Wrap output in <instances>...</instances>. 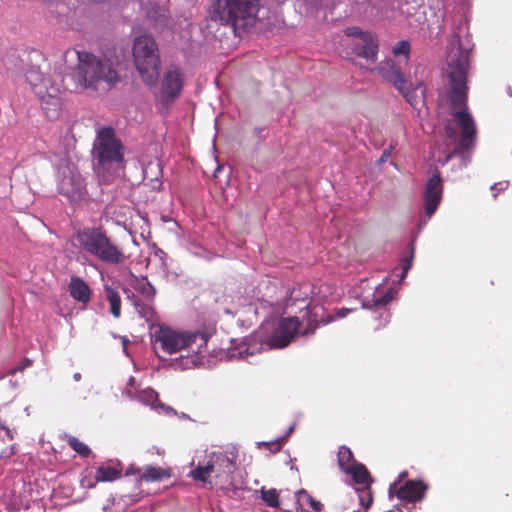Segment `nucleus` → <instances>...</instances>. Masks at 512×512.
I'll return each instance as SVG.
<instances>
[{
	"label": "nucleus",
	"instance_id": "nucleus-1",
	"mask_svg": "<svg viewBox=\"0 0 512 512\" xmlns=\"http://www.w3.org/2000/svg\"><path fill=\"white\" fill-rule=\"evenodd\" d=\"M450 79L449 101L452 109L451 122L445 125L447 142L433 152V158L447 163L456 152L469 150L475 142L476 126L473 117L466 111V78L469 66V52L460 47L453 48L447 57Z\"/></svg>",
	"mask_w": 512,
	"mask_h": 512
},
{
	"label": "nucleus",
	"instance_id": "nucleus-2",
	"mask_svg": "<svg viewBox=\"0 0 512 512\" xmlns=\"http://www.w3.org/2000/svg\"><path fill=\"white\" fill-rule=\"evenodd\" d=\"M77 58L74 73L76 88L106 92L119 81V58L115 51H108L101 56L78 51Z\"/></svg>",
	"mask_w": 512,
	"mask_h": 512
},
{
	"label": "nucleus",
	"instance_id": "nucleus-3",
	"mask_svg": "<svg viewBox=\"0 0 512 512\" xmlns=\"http://www.w3.org/2000/svg\"><path fill=\"white\" fill-rule=\"evenodd\" d=\"M149 329L151 339L160 343L161 348L169 354L182 350L202 354L208 340L216 332V327L212 324L204 325L197 330H175L160 322H151Z\"/></svg>",
	"mask_w": 512,
	"mask_h": 512
},
{
	"label": "nucleus",
	"instance_id": "nucleus-4",
	"mask_svg": "<svg viewBox=\"0 0 512 512\" xmlns=\"http://www.w3.org/2000/svg\"><path fill=\"white\" fill-rule=\"evenodd\" d=\"M92 156L94 170L103 180L108 181L112 173L119 169L124 160V146L111 127L97 130L93 142Z\"/></svg>",
	"mask_w": 512,
	"mask_h": 512
},
{
	"label": "nucleus",
	"instance_id": "nucleus-5",
	"mask_svg": "<svg viewBox=\"0 0 512 512\" xmlns=\"http://www.w3.org/2000/svg\"><path fill=\"white\" fill-rule=\"evenodd\" d=\"M260 0H214L213 12L220 22L235 32L252 27L257 20Z\"/></svg>",
	"mask_w": 512,
	"mask_h": 512
},
{
	"label": "nucleus",
	"instance_id": "nucleus-6",
	"mask_svg": "<svg viewBox=\"0 0 512 512\" xmlns=\"http://www.w3.org/2000/svg\"><path fill=\"white\" fill-rule=\"evenodd\" d=\"M32 90L40 99L42 109L49 119H56L61 111L60 93L62 80L59 75H43L37 69H31L26 74Z\"/></svg>",
	"mask_w": 512,
	"mask_h": 512
},
{
	"label": "nucleus",
	"instance_id": "nucleus-7",
	"mask_svg": "<svg viewBox=\"0 0 512 512\" xmlns=\"http://www.w3.org/2000/svg\"><path fill=\"white\" fill-rule=\"evenodd\" d=\"M135 67L148 85H154L159 77L160 55L158 45L149 35L135 38L132 48Z\"/></svg>",
	"mask_w": 512,
	"mask_h": 512
},
{
	"label": "nucleus",
	"instance_id": "nucleus-8",
	"mask_svg": "<svg viewBox=\"0 0 512 512\" xmlns=\"http://www.w3.org/2000/svg\"><path fill=\"white\" fill-rule=\"evenodd\" d=\"M76 239L83 250L105 263L118 264L125 258L120 249L100 229H84L77 233Z\"/></svg>",
	"mask_w": 512,
	"mask_h": 512
},
{
	"label": "nucleus",
	"instance_id": "nucleus-9",
	"mask_svg": "<svg viewBox=\"0 0 512 512\" xmlns=\"http://www.w3.org/2000/svg\"><path fill=\"white\" fill-rule=\"evenodd\" d=\"M59 192L71 202L77 203L85 198L84 180L77 171L74 162L64 154L54 160Z\"/></svg>",
	"mask_w": 512,
	"mask_h": 512
},
{
	"label": "nucleus",
	"instance_id": "nucleus-10",
	"mask_svg": "<svg viewBox=\"0 0 512 512\" xmlns=\"http://www.w3.org/2000/svg\"><path fill=\"white\" fill-rule=\"evenodd\" d=\"M317 322H264L261 328L269 330L271 335L264 342L269 348H284L297 335L314 333Z\"/></svg>",
	"mask_w": 512,
	"mask_h": 512
},
{
	"label": "nucleus",
	"instance_id": "nucleus-11",
	"mask_svg": "<svg viewBox=\"0 0 512 512\" xmlns=\"http://www.w3.org/2000/svg\"><path fill=\"white\" fill-rule=\"evenodd\" d=\"M184 85V75L177 66H168L161 78L159 98L163 103H171L181 94Z\"/></svg>",
	"mask_w": 512,
	"mask_h": 512
},
{
	"label": "nucleus",
	"instance_id": "nucleus-12",
	"mask_svg": "<svg viewBox=\"0 0 512 512\" xmlns=\"http://www.w3.org/2000/svg\"><path fill=\"white\" fill-rule=\"evenodd\" d=\"M429 486L422 480H408L402 485L393 482L389 486V495L396 496L403 503H416L424 499Z\"/></svg>",
	"mask_w": 512,
	"mask_h": 512
},
{
	"label": "nucleus",
	"instance_id": "nucleus-13",
	"mask_svg": "<svg viewBox=\"0 0 512 512\" xmlns=\"http://www.w3.org/2000/svg\"><path fill=\"white\" fill-rule=\"evenodd\" d=\"M443 186L439 174L432 175L425 188V217L421 220L420 225H425L431 216L437 210L442 199Z\"/></svg>",
	"mask_w": 512,
	"mask_h": 512
},
{
	"label": "nucleus",
	"instance_id": "nucleus-14",
	"mask_svg": "<svg viewBox=\"0 0 512 512\" xmlns=\"http://www.w3.org/2000/svg\"><path fill=\"white\" fill-rule=\"evenodd\" d=\"M209 462L217 483L227 484L231 482L236 464L229 456L225 453H212Z\"/></svg>",
	"mask_w": 512,
	"mask_h": 512
},
{
	"label": "nucleus",
	"instance_id": "nucleus-15",
	"mask_svg": "<svg viewBox=\"0 0 512 512\" xmlns=\"http://www.w3.org/2000/svg\"><path fill=\"white\" fill-rule=\"evenodd\" d=\"M402 65L400 60L387 58L379 63L376 67L377 72L386 79L397 90H403L406 79L402 73Z\"/></svg>",
	"mask_w": 512,
	"mask_h": 512
},
{
	"label": "nucleus",
	"instance_id": "nucleus-16",
	"mask_svg": "<svg viewBox=\"0 0 512 512\" xmlns=\"http://www.w3.org/2000/svg\"><path fill=\"white\" fill-rule=\"evenodd\" d=\"M352 47L355 55L364 59L369 64H374L378 55V42L372 35H362L357 42L347 43Z\"/></svg>",
	"mask_w": 512,
	"mask_h": 512
},
{
	"label": "nucleus",
	"instance_id": "nucleus-17",
	"mask_svg": "<svg viewBox=\"0 0 512 512\" xmlns=\"http://www.w3.org/2000/svg\"><path fill=\"white\" fill-rule=\"evenodd\" d=\"M145 11L147 16L154 22L156 29L163 31L164 29L173 28L166 2L162 5L149 3L145 7Z\"/></svg>",
	"mask_w": 512,
	"mask_h": 512
},
{
	"label": "nucleus",
	"instance_id": "nucleus-18",
	"mask_svg": "<svg viewBox=\"0 0 512 512\" xmlns=\"http://www.w3.org/2000/svg\"><path fill=\"white\" fill-rule=\"evenodd\" d=\"M68 290L74 300L83 304H86L90 301L91 289L82 278L78 276H72L68 284Z\"/></svg>",
	"mask_w": 512,
	"mask_h": 512
},
{
	"label": "nucleus",
	"instance_id": "nucleus-19",
	"mask_svg": "<svg viewBox=\"0 0 512 512\" xmlns=\"http://www.w3.org/2000/svg\"><path fill=\"white\" fill-rule=\"evenodd\" d=\"M122 475V465L120 462L99 466L95 471L96 482H112L119 479Z\"/></svg>",
	"mask_w": 512,
	"mask_h": 512
},
{
	"label": "nucleus",
	"instance_id": "nucleus-20",
	"mask_svg": "<svg viewBox=\"0 0 512 512\" xmlns=\"http://www.w3.org/2000/svg\"><path fill=\"white\" fill-rule=\"evenodd\" d=\"M169 477L170 471L168 469L155 466H145L140 478L137 480L139 482H157Z\"/></svg>",
	"mask_w": 512,
	"mask_h": 512
},
{
	"label": "nucleus",
	"instance_id": "nucleus-21",
	"mask_svg": "<svg viewBox=\"0 0 512 512\" xmlns=\"http://www.w3.org/2000/svg\"><path fill=\"white\" fill-rule=\"evenodd\" d=\"M131 285L146 300L152 299L155 295V289L146 277H133Z\"/></svg>",
	"mask_w": 512,
	"mask_h": 512
},
{
	"label": "nucleus",
	"instance_id": "nucleus-22",
	"mask_svg": "<svg viewBox=\"0 0 512 512\" xmlns=\"http://www.w3.org/2000/svg\"><path fill=\"white\" fill-rule=\"evenodd\" d=\"M337 458L340 469L345 473L358 464L354 459L352 451L346 446L339 448Z\"/></svg>",
	"mask_w": 512,
	"mask_h": 512
},
{
	"label": "nucleus",
	"instance_id": "nucleus-23",
	"mask_svg": "<svg viewBox=\"0 0 512 512\" xmlns=\"http://www.w3.org/2000/svg\"><path fill=\"white\" fill-rule=\"evenodd\" d=\"M347 474H351L353 480L357 484L365 485L366 487L370 486L372 483L371 475L368 469L363 465L358 463L352 469H350Z\"/></svg>",
	"mask_w": 512,
	"mask_h": 512
},
{
	"label": "nucleus",
	"instance_id": "nucleus-24",
	"mask_svg": "<svg viewBox=\"0 0 512 512\" xmlns=\"http://www.w3.org/2000/svg\"><path fill=\"white\" fill-rule=\"evenodd\" d=\"M212 475L211 465L208 461L205 465L198 464L193 470L190 471L189 477L195 481L203 483H211L210 477Z\"/></svg>",
	"mask_w": 512,
	"mask_h": 512
},
{
	"label": "nucleus",
	"instance_id": "nucleus-25",
	"mask_svg": "<svg viewBox=\"0 0 512 512\" xmlns=\"http://www.w3.org/2000/svg\"><path fill=\"white\" fill-rule=\"evenodd\" d=\"M106 299L109 302L110 311L113 317L118 318L121 315V299L119 294L113 289L106 287Z\"/></svg>",
	"mask_w": 512,
	"mask_h": 512
},
{
	"label": "nucleus",
	"instance_id": "nucleus-26",
	"mask_svg": "<svg viewBox=\"0 0 512 512\" xmlns=\"http://www.w3.org/2000/svg\"><path fill=\"white\" fill-rule=\"evenodd\" d=\"M411 46L408 41L402 40L395 44L392 49V54L396 60H400L403 64H407L409 60Z\"/></svg>",
	"mask_w": 512,
	"mask_h": 512
},
{
	"label": "nucleus",
	"instance_id": "nucleus-27",
	"mask_svg": "<svg viewBox=\"0 0 512 512\" xmlns=\"http://www.w3.org/2000/svg\"><path fill=\"white\" fill-rule=\"evenodd\" d=\"M413 107H416L420 104L424 99V89H421L420 94H418L414 89H412L408 82L404 84L403 90H398Z\"/></svg>",
	"mask_w": 512,
	"mask_h": 512
},
{
	"label": "nucleus",
	"instance_id": "nucleus-28",
	"mask_svg": "<svg viewBox=\"0 0 512 512\" xmlns=\"http://www.w3.org/2000/svg\"><path fill=\"white\" fill-rule=\"evenodd\" d=\"M262 494V500L266 503L269 507H279L280 501H279V493L275 488H271L268 490H265L264 488L261 489Z\"/></svg>",
	"mask_w": 512,
	"mask_h": 512
},
{
	"label": "nucleus",
	"instance_id": "nucleus-29",
	"mask_svg": "<svg viewBox=\"0 0 512 512\" xmlns=\"http://www.w3.org/2000/svg\"><path fill=\"white\" fill-rule=\"evenodd\" d=\"M69 446L77 452L81 457H88L91 454L90 448L76 437H69L68 439Z\"/></svg>",
	"mask_w": 512,
	"mask_h": 512
},
{
	"label": "nucleus",
	"instance_id": "nucleus-30",
	"mask_svg": "<svg viewBox=\"0 0 512 512\" xmlns=\"http://www.w3.org/2000/svg\"><path fill=\"white\" fill-rule=\"evenodd\" d=\"M136 307L138 309L139 316L144 318L145 320H154V318L157 317L155 309L150 304L140 305L139 303H137Z\"/></svg>",
	"mask_w": 512,
	"mask_h": 512
},
{
	"label": "nucleus",
	"instance_id": "nucleus-31",
	"mask_svg": "<svg viewBox=\"0 0 512 512\" xmlns=\"http://www.w3.org/2000/svg\"><path fill=\"white\" fill-rule=\"evenodd\" d=\"M359 501L361 506L368 509L373 503V495L370 486L360 490Z\"/></svg>",
	"mask_w": 512,
	"mask_h": 512
},
{
	"label": "nucleus",
	"instance_id": "nucleus-32",
	"mask_svg": "<svg viewBox=\"0 0 512 512\" xmlns=\"http://www.w3.org/2000/svg\"><path fill=\"white\" fill-rule=\"evenodd\" d=\"M345 34L350 38L349 43L357 42L361 38L362 35H369L368 32H363L357 27H350L345 30Z\"/></svg>",
	"mask_w": 512,
	"mask_h": 512
},
{
	"label": "nucleus",
	"instance_id": "nucleus-33",
	"mask_svg": "<svg viewBox=\"0 0 512 512\" xmlns=\"http://www.w3.org/2000/svg\"><path fill=\"white\" fill-rule=\"evenodd\" d=\"M376 294L377 296H375L374 298L375 306H384L392 299L391 291H388L384 295H382V293L377 290Z\"/></svg>",
	"mask_w": 512,
	"mask_h": 512
},
{
	"label": "nucleus",
	"instance_id": "nucleus-34",
	"mask_svg": "<svg viewBox=\"0 0 512 512\" xmlns=\"http://www.w3.org/2000/svg\"><path fill=\"white\" fill-rule=\"evenodd\" d=\"M357 312H358L357 309L341 308V309L337 310L335 316L337 318H345V317H348L350 314H355Z\"/></svg>",
	"mask_w": 512,
	"mask_h": 512
},
{
	"label": "nucleus",
	"instance_id": "nucleus-35",
	"mask_svg": "<svg viewBox=\"0 0 512 512\" xmlns=\"http://www.w3.org/2000/svg\"><path fill=\"white\" fill-rule=\"evenodd\" d=\"M308 497V502L310 504V506L317 512L321 511L322 508H323V504L318 501V500H315L313 497H311L310 495H307Z\"/></svg>",
	"mask_w": 512,
	"mask_h": 512
},
{
	"label": "nucleus",
	"instance_id": "nucleus-36",
	"mask_svg": "<svg viewBox=\"0 0 512 512\" xmlns=\"http://www.w3.org/2000/svg\"><path fill=\"white\" fill-rule=\"evenodd\" d=\"M143 469L136 467L135 465H130L126 470V475H137L138 478H140V475L142 474Z\"/></svg>",
	"mask_w": 512,
	"mask_h": 512
},
{
	"label": "nucleus",
	"instance_id": "nucleus-37",
	"mask_svg": "<svg viewBox=\"0 0 512 512\" xmlns=\"http://www.w3.org/2000/svg\"><path fill=\"white\" fill-rule=\"evenodd\" d=\"M394 147L392 145L389 146V148L385 149L379 159L380 163H384L387 161V159L391 156L392 150Z\"/></svg>",
	"mask_w": 512,
	"mask_h": 512
},
{
	"label": "nucleus",
	"instance_id": "nucleus-38",
	"mask_svg": "<svg viewBox=\"0 0 512 512\" xmlns=\"http://www.w3.org/2000/svg\"><path fill=\"white\" fill-rule=\"evenodd\" d=\"M410 267H411V259L404 260L403 264H402V275H401V278L406 277Z\"/></svg>",
	"mask_w": 512,
	"mask_h": 512
},
{
	"label": "nucleus",
	"instance_id": "nucleus-39",
	"mask_svg": "<svg viewBox=\"0 0 512 512\" xmlns=\"http://www.w3.org/2000/svg\"><path fill=\"white\" fill-rule=\"evenodd\" d=\"M0 429L4 430L5 431V434L6 436L12 440L14 438V435H15V430H12L10 429L9 427H7L6 425H4L3 423H0Z\"/></svg>",
	"mask_w": 512,
	"mask_h": 512
},
{
	"label": "nucleus",
	"instance_id": "nucleus-40",
	"mask_svg": "<svg viewBox=\"0 0 512 512\" xmlns=\"http://www.w3.org/2000/svg\"><path fill=\"white\" fill-rule=\"evenodd\" d=\"M267 448L270 450H273L274 452H277L281 448V444L279 442H269V443H263Z\"/></svg>",
	"mask_w": 512,
	"mask_h": 512
},
{
	"label": "nucleus",
	"instance_id": "nucleus-41",
	"mask_svg": "<svg viewBox=\"0 0 512 512\" xmlns=\"http://www.w3.org/2000/svg\"><path fill=\"white\" fill-rule=\"evenodd\" d=\"M495 187H498L499 190H504L508 187V182H499V183L495 184L494 186H492V189H494Z\"/></svg>",
	"mask_w": 512,
	"mask_h": 512
},
{
	"label": "nucleus",
	"instance_id": "nucleus-42",
	"mask_svg": "<svg viewBox=\"0 0 512 512\" xmlns=\"http://www.w3.org/2000/svg\"><path fill=\"white\" fill-rule=\"evenodd\" d=\"M407 474H408V473H407L406 471H404V472L400 473V474H399V477H398V480H397L396 482H398V483H399V485H402V484H401V482H402V480L407 476Z\"/></svg>",
	"mask_w": 512,
	"mask_h": 512
},
{
	"label": "nucleus",
	"instance_id": "nucleus-43",
	"mask_svg": "<svg viewBox=\"0 0 512 512\" xmlns=\"http://www.w3.org/2000/svg\"><path fill=\"white\" fill-rule=\"evenodd\" d=\"M314 316L315 317H320V315L318 314V311H316L314 313ZM321 320H324L323 316H321ZM325 320H332V317L331 316H328L327 318H325Z\"/></svg>",
	"mask_w": 512,
	"mask_h": 512
},
{
	"label": "nucleus",
	"instance_id": "nucleus-44",
	"mask_svg": "<svg viewBox=\"0 0 512 512\" xmlns=\"http://www.w3.org/2000/svg\"><path fill=\"white\" fill-rule=\"evenodd\" d=\"M145 393L148 394L150 398L157 397V395L155 394V392L153 390L146 391Z\"/></svg>",
	"mask_w": 512,
	"mask_h": 512
},
{
	"label": "nucleus",
	"instance_id": "nucleus-45",
	"mask_svg": "<svg viewBox=\"0 0 512 512\" xmlns=\"http://www.w3.org/2000/svg\"><path fill=\"white\" fill-rule=\"evenodd\" d=\"M73 378H74L75 381H79L81 379V374L80 373H75Z\"/></svg>",
	"mask_w": 512,
	"mask_h": 512
},
{
	"label": "nucleus",
	"instance_id": "nucleus-46",
	"mask_svg": "<svg viewBox=\"0 0 512 512\" xmlns=\"http://www.w3.org/2000/svg\"><path fill=\"white\" fill-rule=\"evenodd\" d=\"M281 320H290V321H293V320H298L297 317H294V316H289L287 318H282Z\"/></svg>",
	"mask_w": 512,
	"mask_h": 512
},
{
	"label": "nucleus",
	"instance_id": "nucleus-47",
	"mask_svg": "<svg viewBox=\"0 0 512 512\" xmlns=\"http://www.w3.org/2000/svg\"><path fill=\"white\" fill-rule=\"evenodd\" d=\"M12 454H14V447L13 446H11L10 451H9V455H12Z\"/></svg>",
	"mask_w": 512,
	"mask_h": 512
},
{
	"label": "nucleus",
	"instance_id": "nucleus-48",
	"mask_svg": "<svg viewBox=\"0 0 512 512\" xmlns=\"http://www.w3.org/2000/svg\"><path fill=\"white\" fill-rule=\"evenodd\" d=\"M126 343H127V340L123 339V344L126 345Z\"/></svg>",
	"mask_w": 512,
	"mask_h": 512
},
{
	"label": "nucleus",
	"instance_id": "nucleus-49",
	"mask_svg": "<svg viewBox=\"0 0 512 512\" xmlns=\"http://www.w3.org/2000/svg\"><path fill=\"white\" fill-rule=\"evenodd\" d=\"M142 4H144L145 0H140Z\"/></svg>",
	"mask_w": 512,
	"mask_h": 512
}]
</instances>
